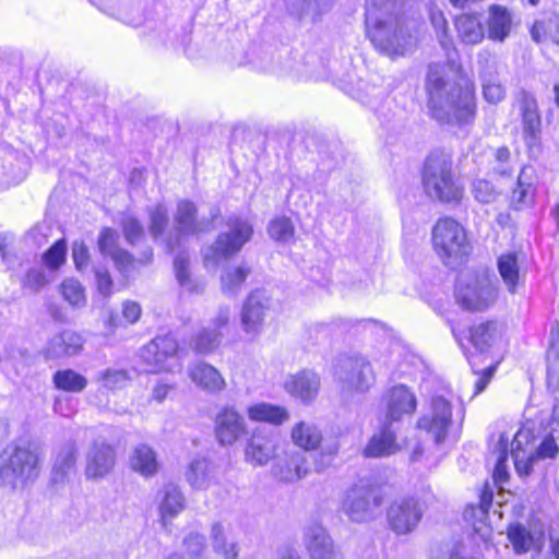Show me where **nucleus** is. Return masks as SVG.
I'll return each mask as SVG.
<instances>
[{
	"mask_svg": "<svg viewBox=\"0 0 559 559\" xmlns=\"http://www.w3.org/2000/svg\"><path fill=\"white\" fill-rule=\"evenodd\" d=\"M364 15L366 37L379 53L400 58L416 48L421 23L405 0H366Z\"/></svg>",
	"mask_w": 559,
	"mask_h": 559,
	"instance_id": "nucleus-1",
	"label": "nucleus"
},
{
	"mask_svg": "<svg viewBox=\"0 0 559 559\" xmlns=\"http://www.w3.org/2000/svg\"><path fill=\"white\" fill-rule=\"evenodd\" d=\"M426 88L429 95L428 108L437 121L448 124L469 122L475 112L474 90L465 82L445 80V66H429Z\"/></svg>",
	"mask_w": 559,
	"mask_h": 559,
	"instance_id": "nucleus-2",
	"label": "nucleus"
},
{
	"mask_svg": "<svg viewBox=\"0 0 559 559\" xmlns=\"http://www.w3.org/2000/svg\"><path fill=\"white\" fill-rule=\"evenodd\" d=\"M44 453L28 441L12 442L0 453V485L10 490H23L33 485L41 473Z\"/></svg>",
	"mask_w": 559,
	"mask_h": 559,
	"instance_id": "nucleus-3",
	"label": "nucleus"
},
{
	"mask_svg": "<svg viewBox=\"0 0 559 559\" xmlns=\"http://www.w3.org/2000/svg\"><path fill=\"white\" fill-rule=\"evenodd\" d=\"M423 186L425 193L442 203L457 202L463 189L454 177L451 157L443 152L431 153L424 165Z\"/></svg>",
	"mask_w": 559,
	"mask_h": 559,
	"instance_id": "nucleus-4",
	"label": "nucleus"
},
{
	"mask_svg": "<svg viewBox=\"0 0 559 559\" xmlns=\"http://www.w3.org/2000/svg\"><path fill=\"white\" fill-rule=\"evenodd\" d=\"M226 227L227 229L222 231L216 240L202 251L206 269H216L222 261L233 258L251 239L253 234L249 221L238 216L228 217Z\"/></svg>",
	"mask_w": 559,
	"mask_h": 559,
	"instance_id": "nucleus-5",
	"label": "nucleus"
},
{
	"mask_svg": "<svg viewBox=\"0 0 559 559\" xmlns=\"http://www.w3.org/2000/svg\"><path fill=\"white\" fill-rule=\"evenodd\" d=\"M218 210L211 213V218L199 217L197 205L187 199L179 200L173 214V229L164 238V246L169 252L181 248L189 237H198L212 230V222Z\"/></svg>",
	"mask_w": 559,
	"mask_h": 559,
	"instance_id": "nucleus-6",
	"label": "nucleus"
},
{
	"mask_svg": "<svg viewBox=\"0 0 559 559\" xmlns=\"http://www.w3.org/2000/svg\"><path fill=\"white\" fill-rule=\"evenodd\" d=\"M432 245L438 257L447 265L457 263L471 250L465 229L455 219H439L432 229Z\"/></svg>",
	"mask_w": 559,
	"mask_h": 559,
	"instance_id": "nucleus-7",
	"label": "nucleus"
},
{
	"mask_svg": "<svg viewBox=\"0 0 559 559\" xmlns=\"http://www.w3.org/2000/svg\"><path fill=\"white\" fill-rule=\"evenodd\" d=\"M497 290L486 274L467 272L460 275L455 300L466 311L481 312L496 301Z\"/></svg>",
	"mask_w": 559,
	"mask_h": 559,
	"instance_id": "nucleus-8",
	"label": "nucleus"
},
{
	"mask_svg": "<svg viewBox=\"0 0 559 559\" xmlns=\"http://www.w3.org/2000/svg\"><path fill=\"white\" fill-rule=\"evenodd\" d=\"M382 502L383 497L377 487L360 481L346 491L342 510L350 521L364 523L377 516Z\"/></svg>",
	"mask_w": 559,
	"mask_h": 559,
	"instance_id": "nucleus-9",
	"label": "nucleus"
},
{
	"mask_svg": "<svg viewBox=\"0 0 559 559\" xmlns=\"http://www.w3.org/2000/svg\"><path fill=\"white\" fill-rule=\"evenodd\" d=\"M140 357L146 372H176L182 368L178 343L169 335L155 337L141 349Z\"/></svg>",
	"mask_w": 559,
	"mask_h": 559,
	"instance_id": "nucleus-10",
	"label": "nucleus"
},
{
	"mask_svg": "<svg viewBox=\"0 0 559 559\" xmlns=\"http://www.w3.org/2000/svg\"><path fill=\"white\" fill-rule=\"evenodd\" d=\"M531 432V428L524 426L518 431L511 443L514 466L521 477L528 476L533 469L534 463L538 460L555 459L559 452L557 442L550 433L544 437L535 452H531L526 455V450L523 448V444H528Z\"/></svg>",
	"mask_w": 559,
	"mask_h": 559,
	"instance_id": "nucleus-11",
	"label": "nucleus"
},
{
	"mask_svg": "<svg viewBox=\"0 0 559 559\" xmlns=\"http://www.w3.org/2000/svg\"><path fill=\"white\" fill-rule=\"evenodd\" d=\"M334 376L342 390L348 392H367L376 378L370 362L361 355L341 357L335 365Z\"/></svg>",
	"mask_w": 559,
	"mask_h": 559,
	"instance_id": "nucleus-12",
	"label": "nucleus"
},
{
	"mask_svg": "<svg viewBox=\"0 0 559 559\" xmlns=\"http://www.w3.org/2000/svg\"><path fill=\"white\" fill-rule=\"evenodd\" d=\"M452 417L451 399L443 394H436L430 400L428 412L419 417L417 427L430 435L436 443H441L448 437Z\"/></svg>",
	"mask_w": 559,
	"mask_h": 559,
	"instance_id": "nucleus-13",
	"label": "nucleus"
},
{
	"mask_svg": "<svg viewBox=\"0 0 559 559\" xmlns=\"http://www.w3.org/2000/svg\"><path fill=\"white\" fill-rule=\"evenodd\" d=\"M423 514V508L417 499L402 497L391 503L386 518L390 528L395 534L407 535L418 526Z\"/></svg>",
	"mask_w": 559,
	"mask_h": 559,
	"instance_id": "nucleus-14",
	"label": "nucleus"
},
{
	"mask_svg": "<svg viewBox=\"0 0 559 559\" xmlns=\"http://www.w3.org/2000/svg\"><path fill=\"white\" fill-rule=\"evenodd\" d=\"M270 298L264 290H253L245 300L240 312V325L249 340L258 337L263 329Z\"/></svg>",
	"mask_w": 559,
	"mask_h": 559,
	"instance_id": "nucleus-15",
	"label": "nucleus"
},
{
	"mask_svg": "<svg viewBox=\"0 0 559 559\" xmlns=\"http://www.w3.org/2000/svg\"><path fill=\"white\" fill-rule=\"evenodd\" d=\"M278 447L280 439L276 433L258 429L247 440L245 461L253 467L265 466L276 456Z\"/></svg>",
	"mask_w": 559,
	"mask_h": 559,
	"instance_id": "nucleus-16",
	"label": "nucleus"
},
{
	"mask_svg": "<svg viewBox=\"0 0 559 559\" xmlns=\"http://www.w3.org/2000/svg\"><path fill=\"white\" fill-rule=\"evenodd\" d=\"M215 436L219 444L233 445L247 432L245 417L233 406H224L215 417Z\"/></svg>",
	"mask_w": 559,
	"mask_h": 559,
	"instance_id": "nucleus-17",
	"label": "nucleus"
},
{
	"mask_svg": "<svg viewBox=\"0 0 559 559\" xmlns=\"http://www.w3.org/2000/svg\"><path fill=\"white\" fill-rule=\"evenodd\" d=\"M119 238L116 230L105 227L98 235L97 247L103 257L112 260L119 272L128 273L134 269L136 261L130 252L119 247Z\"/></svg>",
	"mask_w": 559,
	"mask_h": 559,
	"instance_id": "nucleus-18",
	"label": "nucleus"
},
{
	"mask_svg": "<svg viewBox=\"0 0 559 559\" xmlns=\"http://www.w3.org/2000/svg\"><path fill=\"white\" fill-rule=\"evenodd\" d=\"M115 463V449L104 441H95L86 453L85 475L88 479L103 478L112 471Z\"/></svg>",
	"mask_w": 559,
	"mask_h": 559,
	"instance_id": "nucleus-19",
	"label": "nucleus"
},
{
	"mask_svg": "<svg viewBox=\"0 0 559 559\" xmlns=\"http://www.w3.org/2000/svg\"><path fill=\"white\" fill-rule=\"evenodd\" d=\"M304 544L310 559H342L325 528L317 523L305 527Z\"/></svg>",
	"mask_w": 559,
	"mask_h": 559,
	"instance_id": "nucleus-20",
	"label": "nucleus"
},
{
	"mask_svg": "<svg viewBox=\"0 0 559 559\" xmlns=\"http://www.w3.org/2000/svg\"><path fill=\"white\" fill-rule=\"evenodd\" d=\"M520 112L525 143L528 147L537 144L540 134V115L536 98L526 91L520 94Z\"/></svg>",
	"mask_w": 559,
	"mask_h": 559,
	"instance_id": "nucleus-21",
	"label": "nucleus"
},
{
	"mask_svg": "<svg viewBox=\"0 0 559 559\" xmlns=\"http://www.w3.org/2000/svg\"><path fill=\"white\" fill-rule=\"evenodd\" d=\"M320 377L312 370H301L289 376L284 384L285 390L304 403L312 402L320 390Z\"/></svg>",
	"mask_w": 559,
	"mask_h": 559,
	"instance_id": "nucleus-22",
	"label": "nucleus"
},
{
	"mask_svg": "<svg viewBox=\"0 0 559 559\" xmlns=\"http://www.w3.org/2000/svg\"><path fill=\"white\" fill-rule=\"evenodd\" d=\"M309 472L307 456L301 451L286 453L272 467V474L281 481L294 483L305 477Z\"/></svg>",
	"mask_w": 559,
	"mask_h": 559,
	"instance_id": "nucleus-23",
	"label": "nucleus"
},
{
	"mask_svg": "<svg viewBox=\"0 0 559 559\" xmlns=\"http://www.w3.org/2000/svg\"><path fill=\"white\" fill-rule=\"evenodd\" d=\"M416 405L415 395L405 385L394 386L386 396V419L397 421L404 415L413 414Z\"/></svg>",
	"mask_w": 559,
	"mask_h": 559,
	"instance_id": "nucleus-24",
	"label": "nucleus"
},
{
	"mask_svg": "<svg viewBox=\"0 0 559 559\" xmlns=\"http://www.w3.org/2000/svg\"><path fill=\"white\" fill-rule=\"evenodd\" d=\"M508 538L518 555L530 550L537 551L544 543V532L539 528H528L521 523H512L508 527Z\"/></svg>",
	"mask_w": 559,
	"mask_h": 559,
	"instance_id": "nucleus-25",
	"label": "nucleus"
},
{
	"mask_svg": "<svg viewBox=\"0 0 559 559\" xmlns=\"http://www.w3.org/2000/svg\"><path fill=\"white\" fill-rule=\"evenodd\" d=\"M82 348L83 340L80 334L73 331H63L48 341L44 354L47 359H58L78 355Z\"/></svg>",
	"mask_w": 559,
	"mask_h": 559,
	"instance_id": "nucleus-26",
	"label": "nucleus"
},
{
	"mask_svg": "<svg viewBox=\"0 0 559 559\" xmlns=\"http://www.w3.org/2000/svg\"><path fill=\"white\" fill-rule=\"evenodd\" d=\"M78 449L74 441H67L56 452L51 480L55 484L68 481L75 473Z\"/></svg>",
	"mask_w": 559,
	"mask_h": 559,
	"instance_id": "nucleus-27",
	"label": "nucleus"
},
{
	"mask_svg": "<svg viewBox=\"0 0 559 559\" xmlns=\"http://www.w3.org/2000/svg\"><path fill=\"white\" fill-rule=\"evenodd\" d=\"M192 382L203 391L217 393L226 388V381L221 372L207 362H197L188 368Z\"/></svg>",
	"mask_w": 559,
	"mask_h": 559,
	"instance_id": "nucleus-28",
	"label": "nucleus"
},
{
	"mask_svg": "<svg viewBox=\"0 0 559 559\" xmlns=\"http://www.w3.org/2000/svg\"><path fill=\"white\" fill-rule=\"evenodd\" d=\"M504 326L493 320L476 324L469 330V340L473 346L484 353L496 346L502 338Z\"/></svg>",
	"mask_w": 559,
	"mask_h": 559,
	"instance_id": "nucleus-29",
	"label": "nucleus"
},
{
	"mask_svg": "<svg viewBox=\"0 0 559 559\" xmlns=\"http://www.w3.org/2000/svg\"><path fill=\"white\" fill-rule=\"evenodd\" d=\"M513 26L512 13L503 5L491 4L488 8L487 32L488 38L493 41H504Z\"/></svg>",
	"mask_w": 559,
	"mask_h": 559,
	"instance_id": "nucleus-30",
	"label": "nucleus"
},
{
	"mask_svg": "<svg viewBox=\"0 0 559 559\" xmlns=\"http://www.w3.org/2000/svg\"><path fill=\"white\" fill-rule=\"evenodd\" d=\"M174 271L180 287L189 294H202L205 282L193 277L190 272V258L187 252L178 253L174 259Z\"/></svg>",
	"mask_w": 559,
	"mask_h": 559,
	"instance_id": "nucleus-31",
	"label": "nucleus"
},
{
	"mask_svg": "<svg viewBox=\"0 0 559 559\" xmlns=\"http://www.w3.org/2000/svg\"><path fill=\"white\" fill-rule=\"evenodd\" d=\"M159 512L163 522L173 520L186 508V498L181 489L174 485L167 484L159 492Z\"/></svg>",
	"mask_w": 559,
	"mask_h": 559,
	"instance_id": "nucleus-32",
	"label": "nucleus"
},
{
	"mask_svg": "<svg viewBox=\"0 0 559 559\" xmlns=\"http://www.w3.org/2000/svg\"><path fill=\"white\" fill-rule=\"evenodd\" d=\"M185 478L194 490H206L214 483L213 468L205 459L192 460L186 472Z\"/></svg>",
	"mask_w": 559,
	"mask_h": 559,
	"instance_id": "nucleus-33",
	"label": "nucleus"
},
{
	"mask_svg": "<svg viewBox=\"0 0 559 559\" xmlns=\"http://www.w3.org/2000/svg\"><path fill=\"white\" fill-rule=\"evenodd\" d=\"M460 39L467 45L479 44L485 37V29L478 14H462L455 20Z\"/></svg>",
	"mask_w": 559,
	"mask_h": 559,
	"instance_id": "nucleus-34",
	"label": "nucleus"
},
{
	"mask_svg": "<svg viewBox=\"0 0 559 559\" xmlns=\"http://www.w3.org/2000/svg\"><path fill=\"white\" fill-rule=\"evenodd\" d=\"M130 466L144 477L154 476L159 468L155 451L146 444H140L133 449Z\"/></svg>",
	"mask_w": 559,
	"mask_h": 559,
	"instance_id": "nucleus-35",
	"label": "nucleus"
},
{
	"mask_svg": "<svg viewBox=\"0 0 559 559\" xmlns=\"http://www.w3.org/2000/svg\"><path fill=\"white\" fill-rule=\"evenodd\" d=\"M396 449L394 432L389 427H384L371 438L365 449V455L369 457L385 456L394 453Z\"/></svg>",
	"mask_w": 559,
	"mask_h": 559,
	"instance_id": "nucleus-36",
	"label": "nucleus"
},
{
	"mask_svg": "<svg viewBox=\"0 0 559 559\" xmlns=\"http://www.w3.org/2000/svg\"><path fill=\"white\" fill-rule=\"evenodd\" d=\"M292 439L299 448L313 450L320 444L322 435L312 423L300 421L293 427Z\"/></svg>",
	"mask_w": 559,
	"mask_h": 559,
	"instance_id": "nucleus-37",
	"label": "nucleus"
},
{
	"mask_svg": "<svg viewBox=\"0 0 559 559\" xmlns=\"http://www.w3.org/2000/svg\"><path fill=\"white\" fill-rule=\"evenodd\" d=\"M56 389L68 393H81L87 386V379L73 369L58 370L52 376Z\"/></svg>",
	"mask_w": 559,
	"mask_h": 559,
	"instance_id": "nucleus-38",
	"label": "nucleus"
},
{
	"mask_svg": "<svg viewBox=\"0 0 559 559\" xmlns=\"http://www.w3.org/2000/svg\"><path fill=\"white\" fill-rule=\"evenodd\" d=\"M248 416L254 421H266L273 425H281L288 419V413L281 406L267 403H258L248 408Z\"/></svg>",
	"mask_w": 559,
	"mask_h": 559,
	"instance_id": "nucleus-39",
	"label": "nucleus"
},
{
	"mask_svg": "<svg viewBox=\"0 0 559 559\" xmlns=\"http://www.w3.org/2000/svg\"><path fill=\"white\" fill-rule=\"evenodd\" d=\"M498 270L508 290L514 293L519 283L518 255L513 252L501 254L498 258Z\"/></svg>",
	"mask_w": 559,
	"mask_h": 559,
	"instance_id": "nucleus-40",
	"label": "nucleus"
},
{
	"mask_svg": "<svg viewBox=\"0 0 559 559\" xmlns=\"http://www.w3.org/2000/svg\"><path fill=\"white\" fill-rule=\"evenodd\" d=\"M222 336L221 331L203 328L191 340V346L198 354L207 355L219 346Z\"/></svg>",
	"mask_w": 559,
	"mask_h": 559,
	"instance_id": "nucleus-41",
	"label": "nucleus"
},
{
	"mask_svg": "<svg viewBox=\"0 0 559 559\" xmlns=\"http://www.w3.org/2000/svg\"><path fill=\"white\" fill-rule=\"evenodd\" d=\"M150 226L148 230L154 240H160L164 245V238L167 236L165 229L168 226V211L163 204H157L148 211Z\"/></svg>",
	"mask_w": 559,
	"mask_h": 559,
	"instance_id": "nucleus-42",
	"label": "nucleus"
},
{
	"mask_svg": "<svg viewBox=\"0 0 559 559\" xmlns=\"http://www.w3.org/2000/svg\"><path fill=\"white\" fill-rule=\"evenodd\" d=\"M249 274L250 269L246 265L225 270L221 277L222 290L225 294H236Z\"/></svg>",
	"mask_w": 559,
	"mask_h": 559,
	"instance_id": "nucleus-43",
	"label": "nucleus"
},
{
	"mask_svg": "<svg viewBox=\"0 0 559 559\" xmlns=\"http://www.w3.org/2000/svg\"><path fill=\"white\" fill-rule=\"evenodd\" d=\"M129 379V374L126 370L112 368L99 371L96 377V381L100 386L109 391L124 388Z\"/></svg>",
	"mask_w": 559,
	"mask_h": 559,
	"instance_id": "nucleus-44",
	"label": "nucleus"
},
{
	"mask_svg": "<svg viewBox=\"0 0 559 559\" xmlns=\"http://www.w3.org/2000/svg\"><path fill=\"white\" fill-rule=\"evenodd\" d=\"M119 225L128 243L134 245L144 237V227L141 222L130 213H122Z\"/></svg>",
	"mask_w": 559,
	"mask_h": 559,
	"instance_id": "nucleus-45",
	"label": "nucleus"
},
{
	"mask_svg": "<svg viewBox=\"0 0 559 559\" xmlns=\"http://www.w3.org/2000/svg\"><path fill=\"white\" fill-rule=\"evenodd\" d=\"M499 63L489 52L478 55V76L481 83L499 80Z\"/></svg>",
	"mask_w": 559,
	"mask_h": 559,
	"instance_id": "nucleus-46",
	"label": "nucleus"
},
{
	"mask_svg": "<svg viewBox=\"0 0 559 559\" xmlns=\"http://www.w3.org/2000/svg\"><path fill=\"white\" fill-rule=\"evenodd\" d=\"M61 293L64 299L74 307H82L86 302L84 288L81 283L73 278H68L61 284Z\"/></svg>",
	"mask_w": 559,
	"mask_h": 559,
	"instance_id": "nucleus-47",
	"label": "nucleus"
},
{
	"mask_svg": "<svg viewBox=\"0 0 559 559\" xmlns=\"http://www.w3.org/2000/svg\"><path fill=\"white\" fill-rule=\"evenodd\" d=\"M508 437H504L503 435L500 437V440L496 447V450L498 452V456L495 464L493 469V478L495 481L498 484H502L507 481L508 479V472H507V460H508Z\"/></svg>",
	"mask_w": 559,
	"mask_h": 559,
	"instance_id": "nucleus-48",
	"label": "nucleus"
},
{
	"mask_svg": "<svg viewBox=\"0 0 559 559\" xmlns=\"http://www.w3.org/2000/svg\"><path fill=\"white\" fill-rule=\"evenodd\" d=\"M267 231L276 241H288L294 236V226L289 218L276 217L269 224Z\"/></svg>",
	"mask_w": 559,
	"mask_h": 559,
	"instance_id": "nucleus-49",
	"label": "nucleus"
},
{
	"mask_svg": "<svg viewBox=\"0 0 559 559\" xmlns=\"http://www.w3.org/2000/svg\"><path fill=\"white\" fill-rule=\"evenodd\" d=\"M534 189L531 182L526 181V171L523 169L518 178L516 188L513 189L511 200L519 207L532 200Z\"/></svg>",
	"mask_w": 559,
	"mask_h": 559,
	"instance_id": "nucleus-50",
	"label": "nucleus"
},
{
	"mask_svg": "<svg viewBox=\"0 0 559 559\" xmlns=\"http://www.w3.org/2000/svg\"><path fill=\"white\" fill-rule=\"evenodd\" d=\"M430 20L440 45L444 49H449L451 46V38L449 36L448 21L445 20L443 12L432 9L430 11Z\"/></svg>",
	"mask_w": 559,
	"mask_h": 559,
	"instance_id": "nucleus-51",
	"label": "nucleus"
},
{
	"mask_svg": "<svg viewBox=\"0 0 559 559\" xmlns=\"http://www.w3.org/2000/svg\"><path fill=\"white\" fill-rule=\"evenodd\" d=\"M67 243L58 240L43 255L44 263L50 269H58L66 260Z\"/></svg>",
	"mask_w": 559,
	"mask_h": 559,
	"instance_id": "nucleus-52",
	"label": "nucleus"
},
{
	"mask_svg": "<svg viewBox=\"0 0 559 559\" xmlns=\"http://www.w3.org/2000/svg\"><path fill=\"white\" fill-rule=\"evenodd\" d=\"M492 503V492L484 491L477 507H471L465 511L466 519H476L478 522H485L488 518V511Z\"/></svg>",
	"mask_w": 559,
	"mask_h": 559,
	"instance_id": "nucleus-53",
	"label": "nucleus"
},
{
	"mask_svg": "<svg viewBox=\"0 0 559 559\" xmlns=\"http://www.w3.org/2000/svg\"><path fill=\"white\" fill-rule=\"evenodd\" d=\"M472 192L475 199L480 203H490L496 199V191L492 185L485 179L474 180Z\"/></svg>",
	"mask_w": 559,
	"mask_h": 559,
	"instance_id": "nucleus-54",
	"label": "nucleus"
},
{
	"mask_svg": "<svg viewBox=\"0 0 559 559\" xmlns=\"http://www.w3.org/2000/svg\"><path fill=\"white\" fill-rule=\"evenodd\" d=\"M483 96L490 104L500 103L506 96V90L500 80L481 83Z\"/></svg>",
	"mask_w": 559,
	"mask_h": 559,
	"instance_id": "nucleus-55",
	"label": "nucleus"
},
{
	"mask_svg": "<svg viewBox=\"0 0 559 559\" xmlns=\"http://www.w3.org/2000/svg\"><path fill=\"white\" fill-rule=\"evenodd\" d=\"M53 412L62 417H71L76 413L75 401L66 395H59L53 401Z\"/></svg>",
	"mask_w": 559,
	"mask_h": 559,
	"instance_id": "nucleus-56",
	"label": "nucleus"
},
{
	"mask_svg": "<svg viewBox=\"0 0 559 559\" xmlns=\"http://www.w3.org/2000/svg\"><path fill=\"white\" fill-rule=\"evenodd\" d=\"M183 544L190 556L198 557L205 549V537L199 533H190Z\"/></svg>",
	"mask_w": 559,
	"mask_h": 559,
	"instance_id": "nucleus-57",
	"label": "nucleus"
},
{
	"mask_svg": "<svg viewBox=\"0 0 559 559\" xmlns=\"http://www.w3.org/2000/svg\"><path fill=\"white\" fill-rule=\"evenodd\" d=\"M48 283L41 269H31L25 276L24 286L34 292L40 290Z\"/></svg>",
	"mask_w": 559,
	"mask_h": 559,
	"instance_id": "nucleus-58",
	"label": "nucleus"
},
{
	"mask_svg": "<svg viewBox=\"0 0 559 559\" xmlns=\"http://www.w3.org/2000/svg\"><path fill=\"white\" fill-rule=\"evenodd\" d=\"M72 258L79 271L84 270L88 265L90 254L88 248L83 241H75L72 246Z\"/></svg>",
	"mask_w": 559,
	"mask_h": 559,
	"instance_id": "nucleus-59",
	"label": "nucleus"
},
{
	"mask_svg": "<svg viewBox=\"0 0 559 559\" xmlns=\"http://www.w3.org/2000/svg\"><path fill=\"white\" fill-rule=\"evenodd\" d=\"M95 280L97 285V290L104 297H108L112 290V280L107 270L96 269L95 270Z\"/></svg>",
	"mask_w": 559,
	"mask_h": 559,
	"instance_id": "nucleus-60",
	"label": "nucleus"
},
{
	"mask_svg": "<svg viewBox=\"0 0 559 559\" xmlns=\"http://www.w3.org/2000/svg\"><path fill=\"white\" fill-rule=\"evenodd\" d=\"M445 548L444 554H438L437 550L431 549V558L432 559H445V554H448L449 559H465L463 552H464V546L462 543H453V544H447L443 546Z\"/></svg>",
	"mask_w": 559,
	"mask_h": 559,
	"instance_id": "nucleus-61",
	"label": "nucleus"
},
{
	"mask_svg": "<svg viewBox=\"0 0 559 559\" xmlns=\"http://www.w3.org/2000/svg\"><path fill=\"white\" fill-rule=\"evenodd\" d=\"M227 533V527L224 526L222 523L216 522L212 525L210 535L213 550L219 549L224 544L228 543Z\"/></svg>",
	"mask_w": 559,
	"mask_h": 559,
	"instance_id": "nucleus-62",
	"label": "nucleus"
},
{
	"mask_svg": "<svg viewBox=\"0 0 559 559\" xmlns=\"http://www.w3.org/2000/svg\"><path fill=\"white\" fill-rule=\"evenodd\" d=\"M231 318V309L229 306H221L218 307L216 313L212 318L213 330L221 331L226 328L230 322Z\"/></svg>",
	"mask_w": 559,
	"mask_h": 559,
	"instance_id": "nucleus-63",
	"label": "nucleus"
},
{
	"mask_svg": "<svg viewBox=\"0 0 559 559\" xmlns=\"http://www.w3.org/2000/svg\"><path fill=\"white\" fill-rule=\"evenodd\" d=\"M532 559H559V538L550 537V545L548 549L542 547L535 551Z\"/></svg>",
	"mask_w": 559,
	"mask_h": 559,
	"instance_id": "nucleus-64",
	"label": "nucleus"
}]
</instances>
